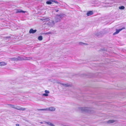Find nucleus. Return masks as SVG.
<instances>
[{
  "label": "nucleus",
  "instance_id": "f257e3e1",
  "mask_svg": "<svg viewBox=\"0 0 126 126\" xmlns=\"http://www.w3.org/2000/svg\"><path fill=\"white\" fill-rule=\"evenodd\" d=\"M64 15L60 14V15H57L55 17V21H52L51 24V25H54L55 24V23H57L60 21L62 18L64 17Z\"/></svg>",
  "mask_w": 126,
  "mask_h": 126
},
{
  "label": "nucleus",
  "instance_id": "f03ea898",
  "mask_svg": "<svg viewBox=\"0 0 126 126\" xmlns=\"http://www.w3.org/2000/svg\"><path fill=\"white\" fill-rule=\"evenodd\" d=\"M79 109L83 112H87L88 113H91V109L90 108L87 107H80L79 108Z\"/></svg>",
  "mask_w": 126,
  "mask_h": 126
},
{
  "label": "nucleus",
  "instance_id": "7ed1b4c3",
  "mask_svg": "<svg viewBox=\"0 0 126 126\" xmlns=\"http://www.w3.org/2000/svg\"><path fill=\"white\" fill-rule=\"evenodd\" d=\"M55 108L54 107H50L48 109L45 108L44 109H37V110H49L51 111H54L55 110Z\"/></svg>",
  "mask_w": 126,
  "mask_h": 126
},
{
  "label": "nucleus",
  "instance_id": "20e7f679",
  "mask_svg": "<svg viewBox=\"0 0 126 126\" xmlns=\"http://www.w3.org/2000/svg\"><path fill=\"white\" fill-rule=\"evenodd\" d=\"M32 58L31 57H20V61H22L23 60H28L30 59H32Z\"/></svg>",
  "mask_w": 126,
  "mask_h": 126
},
{
  "label": "nucleus",
  "instance_id": "39448f33",
  "mask_svg": "<svg viewBox=\"0 0 126 126\" xmlns=\"http://www.w3.org/2000/svg\"><path fill=\"white\" fill-rule=\"evenodd\" d=\"M125 29V27H123L121 29H119L118 30V29H116V31L114 32L113 34V35H115L117 34L119 32L121 31V30H122L123 29Z\"/></svg>",
  "mask_w": 126,
  "mask_h": 126
},
{
  "label": "nucleus",
  "instance_id": "423d86ee",
  "mask_svg": "<svg viewBox=\"0 0 126 126\" xmlns=\"http://www.w3.org/2000/svg\"><path fill=\"white\" fill-rule=\"evenodd\" d=\"M15 109L18 110H24L26 109L25 108L21 107L20 106H16Z\"/></svg>",
  "mask_w": 126,
  "mask_h": 126
},
{
  "label": "nucleus",
  "instance_id": "0eeeda50",
  "mask_svg": "<svg viewBox=\"0 0 126 126\" xmlns=\"http://www.w3.org/2000/svg\"><path fill=\"white\" fill-rule=\"evenodd\" d=\"M95 35L98 37H100L103 35V34L102 32H100L95 33Z\"/></svg>",
  "mask_w": 126,
  "mask_h": 126
},
{
  "label": "nucleus",
  "instance_id": "6e6552de",
  "mask_svg": "<svg viewBox=\"0 0 126 126\" xmlns=\"http://www.w3.org/2000/svg\"><path fill=\"white\" fill-rule=\"evenodd\" d=\"M10 59L12 61H17L20 60V57L18 56L17 58H10Z\"/></svg>",
  "mask_w": 126,
  "mask_h": 126
},
{
  "label": "nucleus",
  "instance_id": "1a4fd4ad",
  "mask_svg": "<svg viewBox=\"0 0 126 126\" xmlns=\"http://www.w3.org/2000/svg\"><path fill=\"white\" fill-rule=\"evenodd\" d=\"M37 31V30H33V29H31L30 31H29V33H34L35 32Z\"/></svg>",
  "mask_w": 126,
  "mask_h": 126
},
{
  "label": "nucleus",
  "instance_id": "9d476101",
  "mask_svg": "<svg viewBox=\"0 0 126 126\" xmlns=\"http://www.w3.org/2000/svg\"><path fill=\"white\" fill-rule=\"evenodd\" d=\"M26 12L25 11H23L21 10L20 9H17L16 12V13H25Z\"/></svg>",
  "mask_w": 126,
  "mask_h": 126
},
{
  "label": "nucleus",
  "instance_id": "9b49d317",
  "mask_svg": "<svg viewBox=\"0 0 126 126\" xmlns=\"http://www.w3.org/2000/svg\"><path fill=\"white\" fill-rule=\"evenodd\" d=\"M93 14V11H89L87 13V16H89Z\"/></svg>",
  "mask_w": 126,
  "mask_h": 126
},
{
  "label": "nucleus",
  "instance_id": "f8f14e48",
  "mask_svg": "<svg viewBox=\"0 0 126 126\" xmlns=\"http://www.w3.org/2000/svg\"><path fill=\"white\" fill-rule=\"evenodd\" d=\"M7 63L4 62H0V66H2L6 65Z\"/></svg>",
  "mask_w": 126,
  "mask_h": 126
},
{
  "label": "nucleus",
  "instance_id": "ddd939ff",
  "mask_svg": "<svg viewBox=\"0 0 126 126\" xmlns=\"http://www.w3.org/2000/svg\"><path fill=\"white\" fill-rule=\"evenodd\" d=\"M58 83L60 84L61 85H62L68 87L69 86V85L67 84H64L60 82H58Z\"/></svg>",
  "mask_w": 126,
  "mask_h": 126
},
{
  "label": "nucleus",
  "instance_id": "4468645a",
  "mask_svg": "<svg viewBox=\"0 0 126 126\" xmlns=\"http://www.w3.org/2000/svg\"><path fill=\"white\" fill-rule=\"evenodd\" d=\"M8 105L10 107H11L15 109V108L16 106H15V105H12V104H8Z\"/></svg>",
  "mask_w": 126,
  "mask_h": 126
},
{
  "label": "nucleus",
  "instance_id": "2eb2a0df",
  "mask_svg": "<svg viewBox=\"0 0 126 126\" xmlns=\"http://www.w3.org/2000/svg\"><path fill=\"white\" fill-rule=\"evenodd\" d=\"M115 122V121L114 120H109L107 121V123L109 124L113 123Z\"/></svg>",
  "mask_w": 126,
  "mask_h": 126
},
{
  "label": "nucleus",
  "instance_id": "dca6fc26",
  "mask_svg": "<svg viewBox=\"0 0 126 126\" xmlns=\"http://www.w3.org/2000/svg\"><path fill=\"white\" fill-rule=\"evenodd\" d=\"M46 123L51 126H55L53 124L50 122H46Z\"/></svg>",
  "mask_w": 126,
  "mask_h": 126
},
{
  "label": "nucleus",
  "instance_id": "f3484780",
  "mask_svg": "<svg viewBox=\"0 0 126 126\" xmlns=\"http://www.w3.org/2000/svg\"><path fill=\"white\" fill-rule=\"evenodd\" d=\"M79 44L81 45H87V43H84L82 42H79Z\"/></svg>",
  "mask_w": 126,
  "mask_h": 126
},
{
  "label": "nucleus",
  "instance_id": "a211bd4d",
  "mask_svg": "<svg viewBox=\"0 0 126 126\" xmlns=\"http://www.w3.org/2000/svg\"><path fill=\"white\" fill-rule=\"evenodd\" d=\"M38 40L39 41H41L43 39V37L42 36H40L38 37Z\"/></svg>",
  "mask_w": 126,
  "mask_h": 126
},
{
  "label": "nucleus",
  "instance_id": "6ab92c4d",
  "mask_svg": "<svg viewBox=\"0 0 126 126\" xmlns=\"http://www.w3.org/2000/svg\"><path fill=\"white\" fill-rule=\"evenodd\" d=\"M125 8V7L123 6H120L119 7V8L120 9H124Z\"/></svg>",
  "mask_w": 126,
  "mask_h": 126
},
{
  "label": "nucleus",
  "instance_id": "aec40b11",
  "mask_svg": "<svg viewBox=\"0 0 126 126\" xmlns=\"http://www.w3.org/2000/svg\"><path fill=\"white\" fill-rule=\"evenodd\" d=\"M46 3L47 4H50L52 3L51 1H47Z\"/></svg>",
  "mask_w": 126,
  "mask_h": 126
},
{
  "label": "nucleus",
  "instance_id": "412c9836",
  "mask_svg": "<svg viewBox=\"0 0 126 126\" xmlns=\"http://www.w3.org/2000/svg\"><path fill=\"white\" fill-rule=\"evenodd\" d=\"M51 2H55V3H57L58 4V2L57 1H55V0H51Z\"/></svg>",
  "mask_w": 126,
  "mask_h": 126
},
{
  "label": "nucleus",
  "instance_id": "4be33fe9",
  "mask_svg": "<svg viewBox=\"0 0 126 126\" xmlns=\"http://www.w3.org/2000/svg\"><path fill=\"white\" fill-rule=\"evenodd\" d=\"M43 96H48V94L46 93L44 94H43Z\"/></svg>",
  "mask_w": 126,
  "mask_h": 126
},
{
  "label": "nucleus",
  "instance_id": "5701e85b",
  "mask_svg": "<svg viewBox=\"0 0 126 126\" xmlns=\"http://www.w3.org/2000/svg\"><path fill=\"white\" fill-rule=\"evenodd\" d=\"M49 18H46L45 19H42V20L43 21L44 20H46V21H49Z\"/></svg>",
  "mask_w": 126,
  "mask_h": 126
},
{
  "label": "nucleus",
  "instance_id": "b1692460",
  "mask_svg": "<svg viewBox=\"0 0 126 126\" xmlns=\"http://www.w3.org/2000/svg\"><path fill=\"white\" fill-rule=\"evenodd\" d=\"M45 92L47 94H49V91H47V90H45Z\"/></svg>",
  "mask_w": 126,
  "mask_h": 126
},
{
  "label": "nucleus",
  "instance_id": "393cba45",
  "mask_svg": "<svg viewBox=\"0 0 126 126\" xmlns=\"http://www.w3.org/2000/svg\"><path fill=\"white\" fill-rule=\"evenodd\" d=\"M51 33V32H49L46 33H43V34H50Z\"/></svg>",
  "mask_w": 126,
  "mask_h": 126
},
{
  "label": "nucleus",
  "instance_id": "a878e982",
  "mask_svg": "<svg viewBox=\"0 0 126 126\" xmlns=\"http://www.w3.org/2000/svg\"><path fill=\"white\" fill-rule=\"evenodd\" d=\"M10 36H9L6 37L5 38H10Z\"/></svg>",
  "mask_w": 126,
  "mask_h": 126
},
{
  "label": "nucleus",
  "instance_id": "bb28decb",
  "mask_svg": "<svg viewBox=\"0 0 126 126\" xmlns=\"http://www.w3.org/2000/svg\"><path fill=\"white\" fill-rule=\"evenodd\" d=\"M16 126H19V125L18 124H16Z\"/></svg>",
  "mask_w": 126,
  "mask_h": 126
},
{
  "label": "nucleus",
  "instance_id": "cd10ccee",
  "mask_svg": "<svg viewBox=\"0 0 126 126\" xmlns=\"http://www.w3.org/2000/svg\"><path fill=\"white\" fill-rule=\"evenodd\" d=\"M56 12H58L59 11V10H55Z\"/></svg>",
  "mask_w": 126,
  "mask_h": 126
},
{
  "label": "nucleus",
  "instance_id": "c85d7f7f",
  "mask_svg": "<svg viewBox=\"0 0 126 126\" xmlns=\"http://www.w3.org/2000/svg\"><path fill=\"white\" fill-rule=\"evenodd\" d=\"M40 123L41 124H42L43 123L42 122H40Z\"/></svg>",
  "mask_w": 126,
  "mask_h": 126
}]
</instances>
